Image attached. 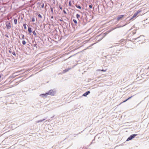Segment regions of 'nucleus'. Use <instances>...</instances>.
<instances>
[{
    "mask_svg": "<svg viewBox=\"0 0 149 149\" xmlns=\"http://www.w3.org/2000/svg\"><path fill=\"white\" fill-rule=\"evenodd\" d=\"M47 93H48V95H50L53 96L54 95L56 92L55 91H54L53 90H51L50 91H48Z\"/></svg>",
    "mask_w": 149,
    "mask_h": 149,
    "instance_id": "obj_1",
    "label": "nucleus"
},
{
    "mask_svg": "<svg viewBox=\"0 0 149 149\" xmlns=\"http://www.w3.org/2000/svg\"><path fill=\"white\" fill-rule=\"evenodd\" d=\"M137 135V134H133L131 135L127 139L126 141H128L132 140V139L134 138V137Z\"/></svg>",
    "mask_w": 149,
    "mask_h": 149,
    "instance_id": "obj_2",
    "label": "nucleus"
},
{
    "mask_svg": "<svg viewBox=\"0 0 149 149\" xmlns=\"http://www.w3.org/2000/svg\"><path fill=\"white\" fill-rule=\"evenodd\" d=\"M124 15H119L118 16L117 20H121L122 18H123Z\"/></svg>",
    "mask_w": 149,
    "mask_h": 149,
    "instance_id": "obj_3",
    "label": "nucleus"
},
{
    "mask_svg": "<svg viewBox=\"0 0 149 149\" xmlns=\"http://www.w3.org/2000/svg\"><path fill=\"white\" fill-rule=\"evenodd\" d=\"M63 22L65 24V26L66 27V28H68V27L70 26V24L69 22L68 21V23L64 22Z\"/></svg>",
    "mask_w": 149,
    "mask_h": 149,
    "instance_id": "obj_4",
    "label": "nucleus"
},
{
    "mask_svg": "<svg viewBox=\"0 0 149 149\" xmlns=\"http://www.w3.org/2000/svg\"><path fill=\"white\" fill-rule=\"evenodd\" d=\"M6 25L8 29H9L10 28L11 25L10 23H6Z\"/></svg>",
    "mask_w": 149,
    "mask_h": 149,
    "instance_id": "obj_5",
    "label": "nucleus"
},
{
    "mask_svg": "<svg viewBox=\"0 0 149 149\" xmlns=\"http://www.w3.org/2000/svg\"><path fill=\"white\" fill-rule=\"evenodd\" d=\"M48 95V93H45L44 94H40V95L41 96H42V97H46L47 95Z\"/></svg>",
    "mask_w": 149,
    "mask_h": 149,
    "instance_id": "obj_6",
    "label": "nucleus"
},
{
    "mask_svg": "<svg viewBox=\"0 0 149 149\" xmlns=\"http://www.w3.org/2000/svg\"><path fill=\"white\" fill-rule=\"evenodd\" d=\"M90 93V92L89 91H87L83 94V96L85 97L87 95H88Z\"/></svg>",
    "mask_w": 149,
    "mask_h": 149,
    "instance_id": "obj_7",
    "label": "nucleus"
},
{
    "mask_svg": "<svg viewBox=\"0 0 149 149\" xmlns=\"http://www.w3.org/2000/svg\"><path fill=\"white\" fill-rule=\"evenodd\" d=\"M47 117H45L42 120H38L36 121V123H39L40 122H42V121H43L44 120H46V119H47Z\"/></svg>",
    "mask_w": 149,
    "mask_h": 149,
    "instance_id": "obj_8",
    "label": "nucleus"
},
{
    "mask_svg": "<svg viewBox=\"0 0 149 149\" xmlns=\"http://www.w3.org/2000/svg\"><path fill=\"white\" fill-rule=\"evenodd\" d=\"M71 69V68H66V69H65L64 70H63V72L64 73L67 72H68V71H69Z\"/></svg>",
    "mask_w": 149,
    "mask_h": 149,
    "instance_id": "obj_9",
    "label": "nucleus"
},
{
    "mask_svg": "<svg viewBox=\"0 0 149 149\" xmlns=\"http://www.w3.org/2000/svg\"><path fill=\"white\" fill-rule=\"evenodd\" d=\"M126 25V24H125V25H123V26H117V27H115V28H113V29H112L111 30H110L109 31H112V30H114V29H116V28H120V27H121L123 26H124L125 25Z\"/></svg>",
    "mask_w": 149,
    "mask_h": 149,
    "instance_id": "obj_10",
    "label": "nucleus"
},
{
    "mask_svg": "<svg viewBox=\"0 0 149 149\" xmlns=\"http://www.w3.org/2000/svg\"><path fill=\"white\" fill-rule=\"evenodd\" d=\"M28 31L29 33H30L32 32L31 28L29 27H28Z\"/></svg>",
    "mask_w": 149,
    "mask_h": 149,
    "instance_id": "obj_11",
    "label": "nucleus"
},
{
    "mask_svg": "<svg viewBox=\"0 0 149 149\" xmlns=\"http://www.w3.org/2000/svg\"><path fill=\"white\" fill-rule=\"evenodd\" d=\"M134 95H133L132 96H131L130 97H129L127 99H126L125 100V101H123L122 102L123 103H124V102H126V101H127V100H129V99H131V98H132V97L133 96H134Z\"/></svg>",
    "mask_w": 149,
    "mask_h": 149,
    "instance_id": "obj_12",
    "label": "nucleus"
},
{
    "mask_svg": "<svg viewBox=\"0 0 149 149\" xmlns=\"http://www.w3.org/2000/svg\"><path fill=\"white\" fill-rule=\"evenodd\" d=\"M14 23L15 24H16L17 23V20L15 18L14 19Z\"/></svg>",
    "mask_w": 149,
    "mask_h": 149,
    "instance_id": "obj_13",
    "label": "nucleus"
},
{
    "mask_svg": "<svg viewBox=\"0 0 149 149\" xmlns=\"http://www.w3.org/2000/svg\"><path fill=\"white\" fill-rule=\"evenodd\" d=\"M75 6H76L77 8H78L79 9H81V7L79 5H76Z\"/></svg>",
    "mask_w": 149,
    "mask_h": 149,
    "instance_id": "obj_14",
    "label": "nucleus"
},
{
    "mask_svg": "<svg viewBox=\"0 0 149 149\" xmlns=\"http://www.w3.org/2000/svg\"><path fill=\"white\" fill-rule=\"evenodd\" d=\"M136 17L135 16H134V15H133L132 17L130 19V20H133L134 19V18L135 17Z\"/></svg>",
    "mask_w": 149,
    "mask_h": 149,
    "instance_id": "obj_15",
    "label": "nucleus"
},
{
    "mask_svg": "<svg viewBox=\"0 0 149 149\" xmlns=\"http://www.w3.org/2000/svg\"><path fill=\"white\" fill-rule=\"evenodd\" d=\"M142 36H143V35L140 36L138 37L137 38H133V39L134 40H136L137 39H138L139 38H140V37H142Z\"/></svg>",
    "mask_w": 149,
    "mask_h": 149,
    "instance_id": "obj_16",
    "label": "nucleus"
},
{
    "mask_svg": "<svg viewBox=\"0 0 149 149\" xmlns=\"http://www.w3.org/2000/svg\"><path fill=\"white\" fill-rule=\"evenodd\" d=\"M23 26L24 28V29H26L27 28L26 27V24H23Z\"/></svg>",
    "mask_w": 149,
    "mask_h": 149,
    "instance_id": "obj_17",
    "label": "nucleus"
},
{
    "mask_svg": "<svg viewBox=\"0 0 149 149\" xmlns=\"http://www.w3.org/2000/svg\"><path fill=\"white\" fill-rule=\"evenodd\" d=\"M80 15L78 14H76V17L77 19H79V18L80 17Z\"/></svg>",
    "mask_w": 149,
    "mask_h": 149,
    "instance_id": "obj_18",
    "label": "nucleus"
},
{
    "mask_svg": "<svg viewBox=\"0 0 149 149\" xmlns=\"http://www.w3.org/2000/svg\"><path fill=\"white\" fill-rule=\"evenodd\" d=\"M31 21L32 22H34L35 21V19L34 17H32L31 18Z\"/></svg>",
    "mask_w": 149,
    "mask_h": 149,
    "instance_id": "obj_19",
    "label": "nucleus"
},
{
    "mask_svg": "<svg viewBox=\"0 0 149 149\" xmlns=\"http://www.w3.org/2000/svg\"><path fill=\"white\" fill-rule=\"evenodd\" d=\"M38 17H40V18H42V16L40 14H38Z\"/></svg>",
    "mask_w": 149,
    "mask_h": 149,
    "instance_id": "obj_20",
    "label": "nucleus"
},
{
    "mask_svg": "<svg viewBox=\"0 0 149 149\" xmlns=\"http://www.w3.org/2000/svg\"><path fill=\"white\" fill-rule=\"evenodd\" d=\"M33 33L34 36H36L37 34H36V32H35V31H33Z\"/></svg>",
    "mask_w": 149,
    "mask_h": 149,
    "instance_id": "obj_21",
    "label": "nucleus"
},
{
    "mask_svg": "<svg viewBox=\"0 0 149 149\" xmlns=\"http://www.w3.org/2000/svg\"><path fill=\"white\" fill-rule=\"evenodd\" d=\"M22 43L23 45H25L26 43V41L24 40L22 41Z\"/></svg>",
    "mask_w": 149,
    "mask_h": 149,
    "instance_id": "obj_22",
    "label": "nucleus"
},
{
    "mask_svg": "<svg viewBox=\"0 0 149 149\" xmlns=\"http://www.w3.org/2000/svg\"><path fill=\"white\" fill-rule=\"evenodd\" d=\"M141 11L140 10H139L136 12V13L137 14H138L139 13H140L141 12Z\"/></svg>",
    "mask_w": 149,
    "mask_h": 149,
    "instance_id": "obj_23",
    "label": "nucleus"
},
{
    "mask_svg": "<svg viewBox=\"0 0 149 149\" xmlns=\"http://www.w3.org/2000/svg\"><path fill=\"white\" fill-rule=\"evenodd\" d=\"M73 21L75 23V24H77V20L75 19H74L73 20Z\"/></svg>",
    "mask_w": 149,
    "mask_h": 149,
    "instance_id": "obj_24",
    "label": "nucleus"
},
{
    "mask_svg": "<svg viewBox=\"0 0 149 149\" xmlns=\"http://www.w3.org/2000/svg\"><path fill=\"white\" fill-rule=\"evenodd\" d=\"M22 39H24V35L23 34H22Z\"/></svg>",
    "mask_w": 149,
    "mask_h": 149,
    "instance_id": "obj_25",
    "label": "nucleus"
},
{
    "mask_svg": "<svg viewBox=\"0 0 149 149\" xmlns=\"http://www.w3.org/2000/svg\"><path fill=\"white\" fill-rule=\"evenodd\" d=\"M69 6H71V1H69Z\"/></svg>",
    "mask_w": 149,
    "mask_h": 149,
    "instance_id": "obj_26",
    "label": "nucleus"
},
{
    "mask_svg": "<svg viewBox=\"0 0 149 149\" xmlns=\"http://www.w3.org/2000/svg\"><path fill=\"white\" fill-rule=\"evenodd\" d=\"M44 7V4L43 3H42L41 5V8H43Z\"/></svg>",
    "mask_w": 149,
    "mask_h": 149,
    "instance_id": "obj_27",
    "label": "nucleus"
},
{
    "mask_svg": "<svg viewBox=\"0 0 149 149\" xmlns=\"http://www.w3.org/2000/svg\"><path fill=\"white\" fill-rule=\"evenodd\" d=\"M138 15V14L136 13H135L134 15H134V16H135V17H136L137 15Z\"/></svg>",
    "mask_w": 149,
    "mask_h": 149,
    "instance_id": "obj_28",
    "label": "nucleus"
},
{
    "mask_svg": "<svg viewBox=\"0 0 149 149\" xmlns=\"http://www.w3.org/2000/svg\"><path fill=\"white\" fill-rule=\"evenodd\" d=\"M50 10L51 11V12H52V13H53V8L52 7H51L50 8Z\"/></svg>",
    "mask_w": 149,
    "mask_h": 149,
    "instance_id": "obj_29",
    "label": "nucleus"
},
{
    "mask_svg": "<svg viewBox=\"0 0 149 149\" xmlns=\"http://www.w3.org/2000/svg\"><path fill=\"white\" fill-rule=\"evenodd\" d=\"M12 53V54H13L14 55V56H15L16 55L15 53V52H13Z\"/></svg>",
    "mask_w": 149,
    "mask_h": 149,
    "instance_id": "obj_30",
    "label": "nucleus"
},
{
    "mask_svg": "<svg viewBox=\"0 0 149 149\" xmlns=\"http://www.w3.org/2000/svg\"><path fill=\"white\" fill-rule=\"evenodd\" d=\"M136 33V32L135 31H132L133 35H134Z\"/></svg>",
    "mask_w": 149,
    "mask_h": 149,
    "instance_id": "obj_31",
    "label": "nucleus"
},
{
    "mask_svg": "<svg viewBox=\"0 0 149 149\" xmlns=\"http://www.w3.org/2000/svg\"><path fill=\"white\" fill-rule=\"evenodd\" d=\"M89 7L90 8H92V6L91 5H89Z\"/></svg>",
    "mask_w": 149,
    "mask_h": 149,
    "instance_id": "obj_32",
    "label": "nucleus"
},
{
    "mask_svg": "<svg viewBox=\"0 0 149 149\" xmlns=\"http://www.w3.org/2000/svg\"><path fill=\"white\" fill-rule=\"evenodd\" d=\"M59 8L61 9V10H62V7L61 6H59Z\"/></svg>",
    "mask_w": 149,
    "mask_h": 149,
    "instance_id": "obj_33",
    "label": "nucleus"
},
{
    "mask_svg": "<svg viewBox=\"0 0 149 149\" xmlns=\"http://www.w3.org/2000/svg\"><path fill=\"white\" fill-rule=\"evenodd\" d=\"M99 71H104V72H105L106 71V70H99Z\"/></svg>",
    "mask_w": 149,
    "mask_h": 149,
    "instance_id": "obj_34",
    "label": "nucleus"
},
{
    "mask_svg": "<svg viewBox=\"0 0 149 149\" xmlns=\"http://www.w3.org/2000/svg\"><path fill=\"white\" fill-rule=\"evenodd\" d=\"M63 12L64 14H66V12L65 11V10H63Z\"/></svg>",
    "mask_w": 149,
    "mask_h": 149,
    "instance_id": "obj_35",
    "label": "nucleus"
},
{
    "mask_svg": "<svg viewBox=\"0 0 149 149\" xmlns=\"http://www.w3.org/2000/svg\"><path fill=\"white\" fill-rule=\"evenodd\" d=\"M95 141V139H93V140L92 141V143H94Z\"/></svg>",
    "mask_w": 149,
    "mask_h": 149,
    "instance_id": "obj_36",
    "label": "nucleus"
},
{
    "mask_svg": "<svg viewBox=\"0 0 149 149\" xmlns=\"http://www.w3.org/2000/svg\"><path fill=\"white\" fill-rule=\"evenodd\" d=\"M9 52L10 53H12V51H11V50H9Z\"/></svg>",
    "mask_w": 149,
    "mask_h": 149,
    "instance_id": "obj_37",
    "label": "nucleus"
},
{
    "mask_svg": "<svg viewBox=\"0 0 149 149\" xmlns=\"http://www.w3.org/2000/svg\"><path fill=\"white\" fill-rule=\"evenodd\" d=\"M36 45H37V44L36 43L33 46L34 47H35V46H36Z\"/></svg>",
    "mask_w": 149,
    "mask_h": 149,
    "instance_id": "obj_38",
    "label": "nucleus"
},
{
    "mask_svg": "<svg viewBox=\"0 0 149 149\" xmlns=\"http://www.w3.org/2000/svg\"><path fill=\"white\" fill-rule=\"evenodd\" d=\"M59 20L60 21H63V20L61 19H59Z\"/></svg>",
    "mask_w": 149,
    "mask_h": 149,
    "instance_id": "obj_39",
    "label": "nucleus"
},
{
    "mask_svg": "<svg viewBox=\"0 0 149 149\" xmlns=\"http://www.w3.org/2000/svg\"><path fill=\"white\" fill-rule=\"evenodd\" d=\"M102 39V38H101V39H100L98 41H100V40H101Z\"/></svg>",
    "mask_w": 149,
    "mask_h": 149,
    "instance_id": "obj_40",
    "label": "nucleus"
},
{
    "mask_svg": "<svg viewBox=\"0 0 149 149\" xmlns=\"http://www.w3.org/2000/svg\"><path fill=\"white\" fill-rule=\"evenodd\" d=\"M90 47V46L88 47H87V49H88V48H89Z\"/></svg>",
    "mask_w": 149,
    "mask_h": 149,
    "instance_id": "obj_41",
    "label": "nucleus"
},
{
    "mask_svg": "<svg viewBox=\"0 0 149 149\" xmlns=\"http://www.w3.org/2000/svg\"><path fill=\"white\" fill-rule=\"evenodd\" d=\"M75 55V54H74V55H72V56H70V57H71L72 56H73Z\"/></svg>",
    "mask_w": 149,
    "mask_h": 149,
    "instance_id": "obj_42",
    "label": "nucleus"
},
{
    "mask_svg": "<svg viewBox=\"0 0 149 149\" xmlns=\"http://www.w3.org/2000/svg\"><path fill=\"white\" fill-rule=\"evenodd\" d=\"M51 17L52 18H53V16H51Z\"/></svg>",
    "mask_w": 149,
    "mask_h": 149,
    "instance_id": "obj_43",
    "label": "nucleus"
},
{
    "mask_svg": "<svg viewBox=\"0 0 149 149\" xmlns=\"http://www.w3.org/2000/svg\"><path fill=\"white\" fill-rule=\"evenodd\" d=\"M6 36V37H7V38H8V37H9L8 36Z\"/></svg>",
    "mask_w": 149,
    "mask_h": 149,
    "instance_id": "obj_44",
    "label": "nucleus"
},
{
    "mask_svg": "<svg viewBox=\"0 0 149 149\" xmlns=\"http://www.w3.org/2000/svg\"><path fill=\"white\" fill-rule=\"evenodd\" d=\"M64 20H65V21H67V19H65Z\"/></svg>",
    "mask_w": 149,
    "mask_h": 149,
    "instance_id": "obj_45",
    "label": "nucleus"
},
{
    "mask_svg": "<svg viewBox=\"0 0 149 149\" xmlns=\"http://www.w3.org/2000/svg\"><path fill=\"white\" fill-rule=\"evenodd\" d=\"M110 47L109 48H111V47Z\"/></svg>",
    "mask_w": 149,
    "mask_h": 149,
    "instance_id": "obj_46",
    "label": "nucleus"
},
{
    "mask_svg": "<svg viewBox=\"0 0 149 149\" xmlns=\"http://www.w3.org/2000/svg\"><path fill=\"white\" fill-rule=\"evenodd\" d=\"M67 19L68 20V18H67Z\"/></svg>",
    "mask_w": 149,
    "mask_h": 149,
    "instance_id": "obj_47",
    "label": "nucleus"
}]
</instances>
